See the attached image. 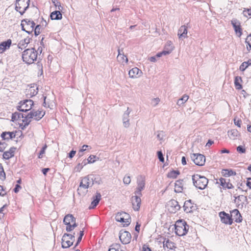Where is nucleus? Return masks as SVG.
I'll use <instances>...</instances> for the list:
<instances>
[{
  "mask_svg": "<svg viewBox=\"0 0 251 251\" xmlns=\"http://www.w3.org/2000/svg\"><path fill=\"white\" fill-rule=\"evenodd\" d=\"M45 114V112L43 110L31 111L26 115L25 119H23V123H24V127L28 126L31 122L32 119L36 121H39L43 117Z\"/></svg>",
  "mask_w": 251,
  "mask_h": 251,
  "instance_id": "f257e3e1",
  "label": "nucleus"
},
{
  "mask_svg": "<svg viewBox=\"0 0 251 251\" xmlns=\"http://www.w3.org/2000/svg\"><path fill=\"white\" fill-rule=\"evenodd\" d=\"M192 180L194 186L201 190L204 189L207 185L208 180L204 176L198 174L192 176Z\"/></svg>",
  "mask_w": 251,
  "mask_h": 251,
  "instance_id": "f03ea898",
  "label": "nucleus"
},
{
  "mask_svg": "<svg viewBox=\"0 0 251 251\" xmlns=\"http://www.w3.org/2000/svg\"><path fill=\"white\" fill-rule=\"evenodd\" d=\"M175 233L179 236L185 235L189 229L188 225L182 220L177 221L175 225Z\"/></svg>",
  "mask_w": 251,
  "mask_h": 251,
  "instance_id": "7ed1b4c3",
  "label": "nucleus"
},
{
  "mask_svg": "<svg viewBox=\"0 0 251 251\" xmlns=\"http://www.w3.org/2000/svg\"><path fill=\"white\" fill-rule=\"evenodd\" d=\"M74 234H75V233ZM75 239V235L64 233L62 238V247L63 248H68L70 247L73 244Z\"/></svg>",
  "mask_w": 251,
  "mask_h": 251,
  "instance_id": "20e7f679",
  "label": "nucleus"
},
{
  "mask_svg": "<svg viewBox=\"0 0 251 251\" xmlns=\"http://www.w3.org/2000/svg\"><path fill=\"white\" fill-rule=\"evenodd\" d=\"M33 101L31 100H25L19 102L18 109L20 111L26 112L30 110L33 105Z\"/></svg>",
  "mask_w": 251,
  "mask_h": 251,
  "instance_id": "39448f33",
  "label": "nucleus"
},
{
  "mask_svg": "<svg viewBox=\"0 0 251 251\" xmlns=\"http://www.w3.org/2000/svg\"><path fill=\"white\" fill-rule=\"evenodd\" d=\"M137 187L134 192L135 195L142 196L141 191L144 189L145 187V177L144 176H139L137 179Z\"/></svg>",
  "mask_w": 251,
  "mask_h": 251,
  "instance_id": "423d86ee",
  "label": "nucleus"
},
{
  "mask_svg": "<svg viewBox=\"0 0 251 251\" xmlns=\"http://www.w3.org/2000/svg\"><path fill=\"white\" fill-rule=\"evenodd\" d=\"M115 219L118 222L124 223V226H127L130 223L129 215L126 212L118 213L116 215Z\"/></svg>",
  "mask_w": 251,
  "mask_h": 251,
  "instance_id": "0eeeda50",
  "label": "nucleus"
},
{
  "mask_svg": "<svg viewBox=\"0 0 251 251\" xmlns=\"http://www.w3.org/2000/svg\"><path fill=\"white\" fill-rule=\"evenodd\" d=\"M191 158L194 163L198 166H203L205 162V156L201 154L193 153L191 155Z\"/></svg>",
  "mask_w": 251,
  "mask_h": 251,
  "instance_id": "6e6552de",
  "label": "nucleus"
},
{
  "mask_svg": "<svg viewBox=\"0 0 251 251\" xmlns=\"http://www.w3.org/2000/svg\"><path fill=\"white\" fill-rule=\"evenodd\" d=\"M231 24L233 26L235 33L238 37H241L242 34V28L240 22L236 19H233L231 21Z\"/></svg>",
  "mask_w": 251,
  "mask_h": 251,
  "instance_id": "1a4fd4ad",
  "label": "nucleus"
},
{
  "mask_svg": "<svg viewBox=\"0 0 251 251\" xmlns=\"http://www.w3.org/2000/svg\"><path fill=\"white\" fill-rule=\"evenodd\" d=\"M119 238L123 244H127L130 242L131 235L128 231L121 230L119 233Z\"/></svg>",
  "mask_w": 251,
  "mask_h": 251,
  "instance_id": "9d476101",
  "label": "nucleus"
},
{
  "mask_svg": "<svg viewBox=\"0 0 251 251\" xmlns=\"http://www.w3.org/2000/svg\"><path fill=\"white\" fill-rule=\"evenodd\" d=\"M141 196L138 195H135L131 198L132 207L135 211H138L140 209L141 203Z\"/></svg>",
  "mask_w": 251,
  "mask_h": 251,
  "instance_id": "9b49d317",
  "label": "nucleus"
},
{
  "mask_svg": "<svg viewBox=\"0 0 251 251\" xmlns=\"http://www.w3.org/2000/svg\"><path fill=\"white\" fill-rule=\"evenodd\" d=\"M221 221L223 223L231 225L233 223V219L228 214L223 211L219 213Z\"/></svg>",
  "mask_w": 251,
  "mask_h": 251,
  "instance_id": "f8f14e48",
  "label": "nucleus"
},
{
  "mask_svg": "<svg viewBox=\"0 0 251 251\" xmlns=\"http://www.w3.org/2000/svg\"><path fill=\"white\" fill-rule=\"evenodd\" d=\"M92 180L90 176H87L83 177L79 184V188H83L85 189L88 188L92 186L93 185V182L91 181Z\"/></svg>",
  "mask_w": 251,
  "mask_h": 251,
  "instance_id": "ddd939ff",
  "label": "nucleus"
},
{
  "mask_svg": "<svg viewBox=\"0 0 251 251\" xmlns=\"http://www.w3.org/2000/svg\"><path fill=\"white\" fill-rule=\"evenodd\" d=\"M183 208L186 213L193 212L196 209V205L192 203L191 200L186 201L183 205Z\"/></svg>",
  "mask_w": 251,
  "mask_h": 251,
  "instance_id": "4468645a",
  "label": "nucleus"
},
{
  "mask_svg": "<svg viewBox=\"0 0 251 251\" xmlns=\"http://www.w3.org/2000/svg\"><path fill=\"white\" fill-rule=\"evenodd\" d=\"M130 112L131 110H129V107H127L126 110L124 112L122 116L123 126L126 128L130 126L129 117Z\"/></svg>",
  "mask_w": 251,
  "mask_h": 251,
  "instance_id": "2eb2a0df",
  "label": "nucleus"
},
{
  "mask_svg": "<svg viewBox=\"0 0 251 251\" xmlns=\"http://www.w3.org/2000/svg\"><path fill=\"white\" fill-rule=\"evenodd\" d=\"M38 93V87L36 85L33 84L32 86H30L27 88L25 91V94L27 97L31 98L35 96Z\"/></svg>",
  "mask_w": 251,
  "mask_h": 251,
  "instance_id": "dca6fc26",
  "label": "nucleus"
},
{
  "mask_svg": "<svg viewBox=\"0 0 251 251\" xmlns=\"http://www.w3.org/2000/svg\"><path fill=\"white\" fill-rule=\"evenodd\" d=\"M169 205L170 207V210L172 213H176L180 209V206L178 202L175 200H172L169 202Z\"/></svg>",
  "mask_w": 251,
  "mask_h": 251,
  "instance_id": "f3484780",
  "label": "nucleus"
},
{
  "mask_svg": "<svg viewBox=\"0 0 251 251\" xmlns=\"http://www.w3.org/2000/svg\"><path fill=\"white\" fill-rule=\"evenodd\" d=\"M231 217H233L232 219L236 223H240L242 221V216L237 209H235L231 211Z\"/></svg>",
  "mask_w": 251,
  "mask_h": 251,
  "instance_id": "a211bd4d",
  "label": "nucleus"
},
{
  "mask_svg": "<svg viewBox=\"0 0 251 251\" xmlns=\"http://www.w3.org/2000/svg\"><path fill=\"white\" fill-rule=\"evenodd\" d=\"M187 26L183 25L180 27L178 30L177 35L179 39L185 38L187 37Z\"/></svg>",
  "mask_w": 251,
  "mask_h": 251,
  "instance_id": "6ab92c4d",
  "label": "nucleus"
},
{
  "mask_svg": "<svg viewBox=\"0 0 251 251\" xmlns=\"http://www.w3.org/2000/svg\"><path fill=\"white\" fill-rule=\"evenodd\" d=\"M61 10H55L52 12L50 14V18L52 20H59L62 19V15L61 12Z\"/></svg>",
  "mask_w": 251,
  "mask_h": 251,
  "instance_id": "aec40b11",
  "label": "nucleus"
},
{
  "mask_svg": "<svg viewBox=\"0 0 251 251\" xmlns=\"http://www.w3.org/2000/svg\"><path fill=\"white\" fill-rule=\"evenodd\" d=\"M16 148L14 147L11 148L8 151L3 152V158L6 160L9 159L14 155V152Z\"/></svg>",
  "mask_w": 251,
  "mask_h": 251,
  "instance_id": "412c9836",
  "label": "nucleus"
},
{
  "mask_svg": "<svg viewBox=\"0 0 251 251\" xmlns=\"http://www.w3.org/2000/svg\"><path fill=\"white\" fill-rule=\"evenodd\" d=\"M27 3V0H16L15 2V10L19 11Z\"/></svg>",
  "mask_w": 251,
  "mask_h": 251,
  "instance_id": "4be33fe9",
  "label": "nucleus"
},
{
  "mask_svg": "<svg viewBox=\"0 0 251 251\" xmlns=\"http://www.w3.org/2000/svg\"><path fill=\"white\" fill-rule=\"evenodd\" d=\"M26 115L25 114L16 112L12 114V120L13 122L17 121H22L23 122V119H25Z\"/></svg>",
  "mask_w": 251,
  "mask_h": 251,
  "instance_id": "5701e85b",
  "label": "nucleus"
},
{
  "mask_svg": "<svg viewBox=\"0 0 251 251\" xmlns=\"http://www.w3.org/2000/svg\"><path fill=\"white\" fill-rule=\"evenodd\" d=\"M101 194L100 193L97 192L95 197H94V200L91 202V205L89 208L90 209L95 208L98 204L101 199Z\"/></svg>",
  "mask_w": 251,
  "mask_h": 251,
  "instance_id": "b1692460",
  "label": "nucleus"
},
{
  "mask_svg": "<svg viewBox=\"0 0 251 251\" xmlns=\"http://www.w3.org/2000/svg\"><path fill=\"white\" fill-rule=\"evenodd\" d=\"M183 180H176L175 185V191L177 193L181 192L183 190Z\"/></svg>",
  "mask_w": 251,
  "mask_h": 251,
  "instance_id": "393cba45",
  "label": "nucleus"
},
{
  "mask_svg": "<svg viewBox=\"0 0 251 251\" xmlns=\"http://www.w3.org/2000/svg\"><path fill=\"white\" fill-rule=\"evenodd\" d=\"M219 183L224 188L232 189L233 188V185L230 183H226V179L223 178H221L219 181L217 182Z\"/></svg>",
  "mask_w": 251,
  "mask_h": 251,
  "instance_id": "a878e982",
  "label": "nucleus"
},
{
  "mask_svg": "<svg viewBox=\"0 0 251 251\" xmlns=\"http://www.w3.org/2000/svg\"><path fill=\"white\" fill-rule=\"evenodd\" d=\"M16 136L14 132H3L1 137L3 140H9L15 138Z\"/></svg>",
  "mask_w": 251,
  "mask_h": 251,
  "instance_id": "bb28decb",
  "label": "nucleus"
},
{
  "mask_svg": "<svg viewBox=\"0 0 251 251\" xmlns=\"http://www.w3.org/2000/svg\"><path fill=\"white\" fill-rule=\"evenodd\" d=\"M141 73V71L137 67H135L129 70L128 75L131 78L137 77V75H139Z\"/></svg>",
  "mask_w": 251,
  "mask_h": 251,
  "instance_id": "cd10ccee",
  "label": "nucleus"
},
{
  "mask_svg": "<svg viewBox=\"0 0 251 251\" xmlns=\"http://www.w3.org/2000/svg\"><path fill=\"white\" fill-rule=\"evenodd\" d=\"M239 134L238 131L236 129H233L228 131V135L232 140L236 139Z\"/></svg>",
  "mask_w": 251,
  "mask_h": 251,
  "instance_id": "c85d7f7f",
  "label": "nucleus"
},
{
  "mask_svg": "<svg viewBox=\"0 0 251 251\" xmlns=\"http://www.w3.org/2000/svg\"><path fill=\"white\" fill-rule=\"evenodd\" d=\"M30 40L31 38H25L24 40H21L18 44V48L23 50L26 47L25 45H27L30 42Z\"/></svg>",
  "mask_w": 251,
  "mask_h": 251,
  "instance_id": "c756f323",
  "label": "nucleus"
},
{
  "mask_svg": "<svg viewBox=\"0 0 251 251\" xmlns=\"http://www.w3.org/2000/svg\"><path fill=\"white\" fill-rule=\"evenodd\" d=\"M70 222L74 223L75 222V218L72 214H68L66 215L63 220V223L66 225L67 224H70Z\"/></svg>",
  "mask_w": 251,
  "mask_h": 251,
  "instance_id": "7c9ffc66",
  "label": "nucleus"
},
{
  "mask_svg": "<svg viewBox=\"0 0 251 251\" xmlns=\"http://www.w3.org/2000/svg\"><path fill=\"white\" fill-rule=\"evenodd\" d=\"M12 40L10 39H7L5 41H3L0 43V46L4 51L9 49L11 46Z\"/></svg>",
  "mask_w": 251,
  "mask_h": 251,
  "instance_id": "2f4dec72",
  "label": "nucleus"
},
{
  "mask_svg": "<svg viewBox=\"0 0 251 251\" xmlns=\"http://www.w3.org/2000/svg\"><path fill=\"white\" fill-rule=\"evenodd\" d=\"M242 81V78L240 76H236L234 79V85L235 88L238 90H240L242 88V86L241 82Z\"/></svg>",
  "mask_w": 251,
  "mask_h": 251,
  "instance_id": "473e14b6",
  "label": "nucleus"
},
{
  "mask_svg": "<svg viewBox=\"0 0 251 251\" xmlns=\"http://www.w3.org/2000/svg\"><path fill=\"white\" fill-rule=\"evenodd\" d=\"M89 176H90V178H91L92 180L91 179V181L93 182V184L94 183H97V184H100L101 182L100 178L98 175L91 174L88 175Z\"/></svg>",
  "mask_w": 251,
  "mask_h": 251,
  "instance_id": "72a5a7b5",
  "label": "nucleus"
},
{
  "mask_svg": "<svg viewBox=\"0 0 251 251\" xmlns=\"http://www.w3.org/2000/svg\"><path fill=\"white\" fill-rule=\"evenodd\" d=\"M30 51V54L29 55V57L31 58V60H32V62L33 63L34 61H36L37 58V53L36 50H35L34 49H32V50H30L29 49L26 50L24 51V52L25 51Z\"/></svg>",
  "mask_w": 251,
  "mask_h": 251,
  "instance_id": "f704fd0d",
  "label": "nucleus"
},
{
  "mask_svg": "<svg viewBox=\"0 0 251 251\" xmlns=\"http://www.w3.org/2000/svg\"><path fill=\"white\" fill-rule=\"evenodd\" d=\"M189 99V96L186 95H184L180 99H178L177 102V104L181 106L183 103L186 102Z\"/></svg>",
  "mask_w": 251,
  "mask_h": 251,
  "instance_id": "c9c22d12",
  "label": "nucleus"
},
{
  "mask_svg": "<svg viewBox=\"0 0 251 251\" xmlns=\"http://www.w3.org/2000/svg\"><path fill=\"white\" fill-rule=\"evenodd\" d=\"M117 60L120 63H127L128 62V59L127 57L124 55V54L122 55L120 54V52L119 51V54L117 56Z\"/></svg>",
  "mask_w": 251,
  "mask_h": 251,
  "instance_id": "e433bc0d",
  "label": "nucleus"
},
{
  "mask_svg": "<svg viewBox=\"0 0 251 251\" xmlns=\"http://www.w3.org/2000/svg\"><path fill=\"white\" fill-rule=\"evenodd\" d=\"M23 22H25V24L26 25H30V27L32 30H33L35 27V23L33 21H30L27 19H25L22 20V23Z\"/></svg>",
  "mask_w": 251,
  "mask_h": 251,
  "instance_id": "4c0bfd02",
  "label": "nucleus"
},
{
  "mask_svg": "<svg viewBox=\"0 0 251 251\" xmlns=\"http://www.w3.org/2000/svg\"><path fill=\"white\" fill-rule=\"evenodd\" d=\"M222 173H223V175L225 176H231L236 175L235 172H234L232 170H229L227 169L223 170L222 171Z\"/></svg>",
  "mask_w": 251,
  "mask_h": 251,
  "instance_id": "58836bf2",
  "label": "nucleus"
},
{
  "mask_svg": "<svg viewBox=\"0 0 251 251\" xmlns=\"http://www.w3.org/2000/svg\"><path fill=\"white\" fill-rule=\"evenodd\" d=\"M163 246L170 249H172L174 247V243L170 241L169 239L164 241Z\"/></svg>",
  "mask_w": 251,
  "mask_h": 251,
  "instance_id": "ea45409f",
  "label": "nucleus"
},
{
  "mask_svg": "<svg viewBox=\"0 0 251 251\" xmlns=\"http://www.w3.org/2000/svg\"><path fill=\"white\" fill-rule=\"evenodd\" d=\"M172 50V49H171L170 50H163L161 51H160V52L157 53L155 56L157 58H159V57H161L163 55H166L170 54Z\"/></svg>",
  "mask_w": 251,
  "mask_h": 251,
  "instance_id": "a19ab883",
  "label": "nucleus"
},
{
  "mask_svg": "<svg viewBox=\"0 0 251 251\" xmlns=\"http://www.w3.org/2000/svg\"><path fill=\"white\" fill-rule=\"evenodd\" d=\"M164 133L162 131H158L157 132V138L162 143L164 141Z\"/></svg>",
  "mask_w": 251,
  "mask_h": 251,
  "instance_id": "79ce46f5",
  "label": "nucleus"
},
{
  "mask_svg": "<svg viewBox=\"0 0 251 251\" xmlns=\"http://www.w3.org/2000/svg\"><path fill=\"white\" fill-rule=\"evenodd\" d=\"M66 226V231L68 232H70L73 230L74 228L77 226V225L76 224V222H74V223H72V225Z\"/></svg>",
  "mask_w": 251,
  "mask_h": 251,
  "instance_id": "37998d69",
  "label": "nucleus"
},
{
  "mask_svg": "<svg viewBox=\"0 0 251 251\" xmlns=\"http://www.w3.org/2000/svg\"><path fill=\"white\" fill-rule=\"evenodd\" d=\"M30 0H27V4L25 6H24L22 8V9H23V10H20L18 11L19 12V13L21 14V15H23L24 14V13L25 12V11L29 8V5H30Z\"/></svg>",
  "mask_w": 251,
  "mask_h": 251,
  "instance_id": "c03bdc74",
  "label": "nucleus"
},
{
  "mask_svg": "<svg viewBox=\"0 0 251 251\" xmlns=\"http://www.w3.org/2000/svg\"><path fill=\"white\" fill-rule=\"evenodd\" d=\"M245 42L247 44V48L248 50L251 49V33L246 38Z\"/></svg>",
  "mask_w": 251,
  "mask_h": 251,
  "instance_id": "a18cd8bd",
  "label": "nucleus"
},
{
  "mask_svg": "<svg viewBox=\"0 0 251 251\" xmlns=\"http://www.w3.org/2000/svg\"><path fill=\"white\" fill-rule=\"evenodd\" d=\"M41 25H37L34 29V35L35 36H37L41 33Z\"/></svg>",
  "mask_w": 251,
  "mask_h": 251,
  "instance_id": "49530a36",
  "label": "nucleus"
},
{
  "mask_svg": "<svg viewBox=\"0 0 251 251\" xmlns=\"http://www.w3.org/2000/svg\"><path fill=\"white\" fill-rule=\"evenodd\" d=\"M5 178V174L1 164H0V179H4Z\"/></svg>",
  "mask_w": 251,
  "mask_h": 251,
  "instance_id": "de8ad7c7",
  "label": "nucleus"
},
{
  "mask_svg": "<svg viewBox=\"0 0 251 251\" xmlns=\"http://www.w3.org/2000/svg\"><path fill=\"white\" fill-rule=\"evenodd\" d=\"M84 148H90V149H91V147L88 145H83L82 147V149H81L78 152V155L79 157L82 156L83 155V152L86 151V149H84Z\"/></svg>",
  "mask_w": 251,
  "mask_h": 251,
  "instance_id": "09e8293b",
  "label": "nucleus"
},
{
  "mask_svg": "<svg viewBox=\"0 0 251 251\" xmlns=\"http://www.w3.org/2000/svg\"><path fill=\"white\" fill-rule=\"evenodd\" d=\"M179 174V173L178 171H173L169 173V176L172 178H176Z\"/></svg>",
  "mask_w": 251,
  "mask_h": 251,
  "instance_id": "8fccbe9b",
  "label": "nucleus"
},
{
  "mask_svg": "<svg viewBox=\"0 0 251 251\" xmlns=\"http://www.w3.org/2000/svg\"><path fill=\"white\" fill-rule=\"evenodd\" d=\"M52 3L55 7H57L58 10H62V7L61 6L60 2L58 0H52Z\"/></svg>",
  "mask_w": 251,
  "mask_h": 251,
  "instance_id": "3c124183",
  "label": "nucleus"
},
{
  "mask_svg": "<svg viewBox=\"0 0 251 251\" xmlns=\"http://www.w3.org/2000/svg\"><path fill=\"white\" fill-rule=\"evenodd\" d=\"M160 100L158 98H153L151 100V104L153 106L155 107L159 103Z\"/></svg>",
  "mask_w": 251,
  "mask_h": 251,
  "instance_id": "603ef678",
  "label": "nucleus"
},
{
  "mask_svg": "<svg viewBox=\"0 0 251 251\" xmlns=\"http://www.w3.org/2000/svg\"><path fill=\"white\" fill-rule=\"evenodd\" d=\"M108 251H120L119 250V246L118 245H113L110 246Z\"/></svg>",
  "mask_w": 251,
  "mask_h": 251,
  "instance_id": "864d4df0",
  "label": "nucleus"
},
{
  "mask_svg": "<svg viewBox=\"0 0 251 251\" xmlns=\"http://www.w3.org/2000/svg\"><path fill=\"white\" fill-rule=\"evenodd\" d=\"M237 151L240 153H244L246 152V149L242 146H239L237 147Z\"/></svg>",
  "mask_w": 251,
  "mask_h": 251,
  "instance_id": "5fc2aeb1",
  "label": "nucleus"
},
{
  "mask_svg": "<svg viewBox=\"0 0 251 251\" xmlns=\"http://www.w3.org/2000/svg\"><path fill=\"white\" fill-rule=\"evenodd\" d=\"M96 158V155H91L89 156V157L87 159L88 163H93L96 161V160L95 159Z\"/></svg>",
  "mask_w": 251,
  "mask_h": 251,
  "instance_id": "6e6d98bb",
  "label": "nucleus"
},
{
  "mask_svg": "<svg viewBox=\"0 0 251 251\" xmlns=\"http://www.w3.org/2000/svg\"><path fill=\"white\" fill-rule=\"evenodd\" d=\"M157 156L159 160V161L161 162H164V158L163 155V153L161 151H158L157 152Z\"/></svg>",
  "mask_w": 251,
  "mask_h": 251,
  "instance_id": "4d7b16f0",
  "label": "nucleus"
},
{
  "mask_svg": "<svg viewBox=\"0 0 251 251\" xmlns=\"http://www.w3.org/2000/svg\"><path fill=\"white\" fill-rule=\"evenodd\" d=\"M7 144L4 142L0 141V152H3L5 149Z\"/></svg>",
  "mask_w": 251,
  "mask_h": 251,
  "instance_id": "13d9d810",
  "label": "nucleus"
},
{
  "mask_svg": "<svg viewBox=\"0 0 251 251\" xmlns=\"http://www.w3.org/2000/svg\"><path fill=\"white\" fill-rule=\"evenodd\" d=\"M130 181L131 179L129 176H125L123 178V182L126 184H129Z\"/></svg>",
  "mask_w": 251,
  "mask_h": 251,
  "instance_id": "bf43d9fd",
  "label": "nucleus"
},
{
  "mask_svg": "<svg viewBox=\"0 0 251 251\" xmlns=\"http://www.w3.org/2000/svg\"><path fill=\"white\" fill-rule=\"evenodd\" d=\"M243 14L244 15V16H247V14L250 16H251V8L249 9V8H245L244 11H243Z\"/></svg>",
  "mask_w": 251,
  "mask_h": 251,
  "instance_id": "052dcab7",
  "label": "nucleus"
},
{
  "mask_svg": "<svg viewBox=\"0 0 251 251\" xmlns=\"http://www.w3.org/2000/svg\"><path fill=\"white\" fill-rule=\"evenodd\" d=\"M46 148H47V146L46 145L44 146L42 148V150H41V151H40V152L39 153V156H38L39 158H42V155L45 153V150H46Z\"/></svg>",
  "mask_w": 251,
  "mask_h": 251,
  "instance_id": "680f3d73",
  "label": "nucleus"
},
{
  "mask_svg": "<svg viewBox=\"0 0 251 251\" xmlns=\"http://www.w3.org/2000/svg\"><path fill=\"white\" fill-rule=\"evenodd\" d=\"M251 64H247V65L245 66L244 64H242L239 68V69L241 71H244L246 70V68L248 67V66L251 65Z\"/></svg>",
  "mask_w": 251,
  "mask_h": 251,
  "instance_id": "e2e57ef3",
  "label": "nucleus"
},
{
  "mask_svg": "<svg viewBox=\"0 0 251 251\" xmlns=\"http://www.w3.org/2000/svg\"><path fill=\"white\" fill-rule=\"evenodd\" d=\"M247 186L251 189V178L249 177L247 178Z\"/></svg>",
  "mask_w": 251,
  "mask_h": 251,
  "instance_id": "0e129e2a",
  "label": "nucleus"
},
{
  "mask_svg": "<svg viewBox=\"0 0 251 251\" xmlns=\"http://www.w3.org/2000/svg\"><path fill=\"white\" fill-rule=\"evenodd\" d=\"M83 165H81V164L79 163L78 164L77 166L75 167V169L76 170V171L80 172V170L83 168Z\"/></svg>",
  "mask_w": 251,
  "mask_h": 251,
  "instance_id": "69168bd1",
  "label": "nucleus"
},
{
  "mask_svg": "<svg viewBox=\"0 0 251 251\" xmlns=\"http://www.w3.org/2000/svg\"><path fill=\"white\" fill-rule=\"evenodd\" d=\"M76 151H75L72 150L69 153V157L70 158H72L74 155H75Z\"/></svg>",
  "mask_w": 251,
  "mask_h": 251,
  "instance_id": "338daca9",
  "label": "nucleus"
},
{
  "mask_svg": "<svg viewBox=\"0 0 251 251\" xmlns=\"http://www.w3.org/2000/svg\"><path fill=\"white\" fill-rule=\"evenodd\" d=\"M21 188V187L20 185L17 184L14 189V192L16 193H18L19 191V190Z\"/></svg>",
  "mask_w": 251,
  "mask_h": 251,
  "instance_id": "774afa93",
  "label": "nucleus"
}]
</instances>
